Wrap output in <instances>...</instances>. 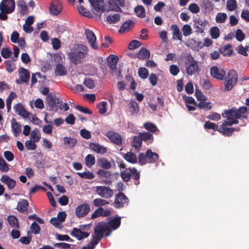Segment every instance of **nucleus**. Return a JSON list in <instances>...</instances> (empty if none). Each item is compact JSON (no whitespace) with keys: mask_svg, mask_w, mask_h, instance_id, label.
Here are the masks:
<instances>
[{"mask_svg":"<svg viewBox=\"0 0 249 249\" xmlns=\"http://www.w3.org/2000/svg\"><path fill=\"white\" fill-rule=\"evenodd\" d=\"M247 111V107L245 106L241 107L239 108L233 107L230 109L225 110L224 112L222 113V117L227 118L226 120L223 121L224 124L227 126H231L233 124H238L239 123L238 119H241V118H247L246 115L244 116L242 115L245 114Z\"/></svg>","mask_w":249,"mask_h":249,"instance_id":"obj_1","label":"nucleus"},{"mask_svg":"<svg viewBox=\"0 0 249 249\" xmlns=\"http://www.w3.org/2000/svg\"><path fill=\"white\" fill-rule=\"evenodd\" d=\"M94 235L91 240L94 244H98L104 237L109 236L111 233V230L105 222H99L94 228Z\"/></svg>","mask_w":249,"mask_h":249,"instance_id":"obj_2","label":"nucleus"},{"mask_svg":"<svg viewBox=\"0 0 249 249\" xmlns=\"http://www.w3.org/2000/svg\"><path fill=\"white\" fill-rule=\"evenodd\" d=\"M140 172L134 167L125 168L120 172V176L124 181L127 182L132 179L136 185L140 183Z\"/></svg>","mask_w":249,"mask_h":249,"instance_id":"obj_3","label":"nucleus"},{"mask_svg":"<svg viewBox=\"0 0 249 249\" xmlns=\"http://www.w3.org/2000/svg\"><path fill=\"white\" fill-rule=\"evenodd\" d=\"M46 100L50 106V109L53 111H57L58 108L62 110L64 108V111L69 109V106L67 103L62 104V101L55 95L49 94L47 96Z\"/></svg>","mask_w":249,"mask_h":249,"instance_id":"obj_4","label":"nucleus"},{"mask_svg":"<svg viewBox=\"0 0 249 249\" xmlns=\"http://www.w3.org/2000/svg\"><path fill=\"white\" fill-rule=\"evenodd\" d=\"M186 73L189 75L195 74L199 71L197 62L191 55H188L185 62Z\"/></svg>","mask_w":249,"mask_h":249,"instance_id":"obj_5","label":"nucleus"},{"mask_svg":"<svg viewBox=\"0 0 249 249\" xmlns=\"http://www.w3.org/2000/svg\"><path fill=\"white\" fill-rule=\"evenodd\" d=\"M228 80L225 81V90H230L237 83L238 75L235 70H230L228 73Z\"/></svg>","mask_w":249,"mask_h":249,"instance_id":"obj_6","label":"nucleus"},{"mask_svg":"<svg viewBox=\"0 0 249 249\" xmlns=\"http://www.w3.org/2000/svg\"><path fill=\"white\" fill-rule=\"evenodd\" d=\"M128 202L129 199L128 197L124 193L119 192L115 195L114 207L117 209L122 208L127 206Z\"/></svg>","mask_w":249,"mask_h":249,"instance_id":"obj_7","label":"nucleus"},{"mask_svg":"<svg viewBox=\"0 0 249 249\" xmlns=\"http://www.w3.org/2000/svg\"><path fill=\"white\" fill-rule=\"evenodd\" d=\"M95 192L99 196L106 199L110 198L113 196V191L110 187L105 186H96Z\"/></svg>","mask_w":249,"mask_h":249,"instance_id":"obj_8","label":"nucleus"},{"mask_svg":"<svg viewBox=\"0 0 249 249\" xmlns=\"http://www.w3.org/2000/svg\"><path fill=\"white\" fill-rule=\"evenodd\" d=\"M85 50H84V52L79 50L76 51L75 50L73 51V49H72L68 55L71 61L75 65L80 63L81 59L85 56Z\"/></svg>","mask_w":249,"mask_h":249,"instance_id":"obj_9","label":"nucleus"},{"mask_svg":"<svg viewBox=\"0 0 249 249\" xmlns=\"http://www.w3.org/2000/svg\"><path fill=\"white\" fill-rule=\"evenodd\" d=\"M15 9L14 0H2L0 3V9L10 14L13 13Z\"/></svg>","mask_w":249,"mask_h":249,"instance_id":"obj_10","label":"nucleus"},{"mask_svg":"<svg viewBox=\"0 0 249 249\" xmlns=\"http://www.w3.org/2000/svg\"><path fill=\"white\" fill-rule=\"evenodd\" d=\"M90 210V208L89 204L83 203L76 208L75 215L78 218L84 217L88 213Z\"/></svg>","mask_w":249,"mask_h":249,"instance_id":"obj_11","label":"nucleus"},{"mask_svg":"<svg viewBox=\"0 0 249 249\" xmlns=\"http://www.w3.org/2000/svg\"><path fill=\"white\" fill-rule=\"evenodd\" d=\"M106 136L110 140L111 142L117 145H120L122 143L121 136L118 133L113 131H108L106 132Z\"/></svg>","mask_w":249,"mask_h":249,"instance_id":"obj_12","label":"nucleus"},{"mask_svg":"<svg viewBox=\"0 0 249 249\" xmlns=\"http://www.w3.org/2000/svg\"><path fill=\"white\" fill-rule=\"evenodd\" d=\"M210 73L214 78L223 80L226 75V72L223 69H219L217 66H213L211 68Z\"/></svg>","mask_w":249,"mask_h":249,"instance_id":"obj_13","label":"nucleus"},{"mask_svg":"<svg viewBox=\"0 0 249 249\" xmlns=\"http://www.w3.org/2000/svg\"><path fill=\"white\" fill-rule=\"evenodd\" d=\"M71 235L77 238L78 240H81L84 238L88 237L89 235V233L82 231L81 229L76 228H73Z\"/></svg>","mask_w":249,"mask_h":249,"instance_id":"obj_14","label":"nucleus"},{"mask_svg":"<svg viewBox=\"0 0 249 249\" xmlns=\"http://www.w3.org/2000/svg\"><path fill=\"white\" fill-rule=\"evenodd\" d=\"M14 108L15 112L19 115L22 116L23 118H28L29 112L25 109L21 104L18 103L16 104L14 107Z\"/></svg>","mask_w":249,"mask_h":249,"instance_id":"obj_15","label":"nucleus"},{"mask_svg":"<svg viewBox=\"0 0 249 249\" xmlns=\"http://www.w3.org/2000/svg\"><path fill=\"white\" fill-rule=\"evenodd\" d=\"M89 147L91 150L102 155L107 152L106 147L97 143H90L89 145Z\"/></svg>","mask_w":249,"mask_h":249,"instance_id":"obj_16","label":"nucleus"},{"mask_svg":"<svg viewBox=\"0 0 249 249\" xmlns=\"http://www.w3.org/2000/svg\"><path fill=\"white\" fill-rule=\"evenodd\" d=\"M85 35L90 47H97L95 45L96 38L93 32L89 29H86Z\"/></svg>","mask_w":249,"mask_h":249,"instance_id":"obj_17","label":"nucleus"},{"mask_svg":"<svg viewBox=\"0 0 249 249\" xmlns=\"http://www.w3.org/2000/svg\"><path fill=\"white\" fill-rule=\"evenodd\" d=\"M93 9L97 12L102 13L104 11V6L103 0H89Z\"/></svg>","mask_w":249,"mask_h":249,"instance_id":"obj_18","label":"nucleus"},{"mask_svg":"<svg viewBox=\"0 0 249 249\" xmlns=\"http://www.w3.org/2000/svg\"><path fill=\"white\" fill-rule=\"evenodd\" d=\"M121 223V217H114L107 223V225L112 231L116 230L119 228Z\"/></svg>","mask_w":249,"mask_h":249,"instance_id":"obj_19","label":"nucleus"},{"mask_svg":"<svg viewBox=\"0 0 249 249\" xmlns=\"http://www.w3.org/2000/svg\"><path fill=\"white\" fill-rule=\"evenodd\" d=\"M208 22L205 20H198L194 21V28L196 29V32L197 33L203 32Z\"/></svg>","mask_w":249,"mask_h":249,"instance_id":"obj_20","label":"nucleus"},{"mask_svg":"<svg viewBox=\"0 0 249 249\" xmlns=\"http://www.w3.org/2000/svg\"><path fill=\"white\" fill-rule=\"evenodd\" d=\"M0 180L3 183L6 184L8 188L10 190L13 189L15 187L16 183V181L10 178L7 175L2 176L0 178Z\"/></svg>","mask_w":249,"mask_h":249,"instance_id":"obj_21","label":"nucleus"},{"mask_svg":"<svg viewBox=\"0 0 249 249\" xmlns=\"http://www.w3.org/2000/svg\"><path fill=\"white\" fill-rule=\"evenodd\" d=\"M226 126L227 125L224 124V122L223 121L222 124L219 126L218 132L227 136H231L232 133L234 131V128H228Z\"/></svg>","mask_w":249,"mask_h":249,"instance_id":"obj_22","label":"nucleus"},{"mask_svg":"<svg viewBox=\"0 0 249 249\" xmlns=\"http://www.w3.org/2000/svg\"><path fill=\"white\" fill-rule=\"evenodd\" d=\"M11 126L14 136H18L21 132V125L17 122L15 118L11 120Z\"/></svg>","mask_w":249,"mask_h":249,"instance_id":"obj_23","label":"nucleus"},{"mask_svg":"<svg viewBox=\"0 0 249 249\" xmlns=\"http://www.w3.org/2000/svg\"><path fill=\"white\" fill-rule=\"evenodd\" d=\"M97 164L98 166L105 170H108L111 167V162L105 158L98 159Z\"/></svg>","mask_w":249,"mask_h":249,"instance_id":"obj_24","label":"nucleus"},{"mask_svg":"<svg viewBox=\"0 0 249 249\" xmlns=\"http://www.w3.org/2000/svg\"><path fill=\"white\" fill-rule=\"evenodd\" d=\"M19 77L23 83H28L30 79V73L27 69L21 68L19 71Z\"/></svg>","mask_w":249,"mask_h":249,"instance_id":"obj_25","label":"nucleus"},{"mask_svg":"<svg viewBox=\"0 0 249 249\" xmlns=\"http://www.w3.org/2000/svg\"><path fill=\"white\" fill-rule=\"evenodd\" d=\"M146 157H147V161L150 163L155 162L159 159L158 154L153 152L150 149L146 150Z\"/></svg>","mask_w":249,"mask_h":249,"instance_id":"obj_26","label":"nucleus"},{"mask_svg":"<svg viewBox=\"0 0 249 249\" xmlns=\"http://www.w3.org/2000/svg\"><path fill=\"white\" fill-rule=\"evenodd\" d=\"M29 203L28 201L25 199H22L18 202L17 210L21 213H27Z\"/></svg>","mask_w":249,"mask_h":249,"instance_id":"obj_27","label":"nucleus"},{"mask_svg":"<svg viewBox=\"0 0 249 249\" xmlns=\"http://www.w3.org/2000/svg\"><path fill=\"white\" fill-rule=\"evenodd\" d=\"M54 73L56 76L65 75L67 73V71L62 64L58 63L56 65Z\"/></svg>","mask_w":249,"mask_h":249,"instance_id":"obj_28","label":"nucleus"},{"mask_svg":"<svg viewBox=\"0 0 249 249\" xmlns=\"http://www.w3.org/2000/svg\"><path fill=\"white\" fill-rule=\"evenodd\" d=\"M134 22L132 20H128L124 22L119 29V32L124 33L129 31L134 26Z\"/></svg>","mask_w":249,"mask_h":249,"instance_id":"obj_29","label":"nucleus"},{"mask_svg":"<svg viewBox=\"0 0 249 249\" xmlns=\"http://www.w3.org/2000/svg\"><path fill=\"white\" fill-rule=\"evenodd\" d=\"M118 61V57L115 55H110L109 57L107 63L108 67L111 70H115L116 68V65Z\"/></svg>","mask_w":249,"mask_h":249,"instance_id":"obj_30","label":"nucleus"},{"mask_svg":"<svg viewBox=\"0 0 249 249\" xmlns=\"http://www.w3.org/2000/svg\"><path fill=\"white\" fill-rule=\"evenodd\" d=\"M171 28L173 30V38L181 40L182 35L178 26L176 24H173L171 26Z\"/></svg>","mask_w":249,"mask_h":249,"instance_id":"obj_31","label":"nucleus"},{"mask_svg":"<svg viewBox=\"0 0 249 249\" xmlns=\"http://www.w3.org/2000/svg\"><path fill=\"white\" fill-rule=\"evenodd\" d=\"M17 6L20 9V13L21 15L28 14V7L26 5L24 0H18L17 2Z\"/></svg>","mask_w":249,"mask_h":249,"instance_id":"obj_32","label":"nucleus"},{"mask_svg":"<svg viewBox=\"0 0 249 249\" xmlns=\"http://www.w3.org/2000/svg\"><path fill=\"white\" fill-rule=\"evenodd\" d=\"M124 158L127 161L131 163H135L137 161L136 155L131 152H127Z\"/></svg>","mask_w":249,"mask_h":249,"instance_id":"obj_33","label":"nucleus"},{"mask_svg":"<svg viewBox=\"0 0 249 249\" xmlns=\"http://www.w3.org/2000/svg\"><path fill=\"white\" fill-rule=\"evenodd\" d=\"M50 13L53 15L56 16L61 11V8L58 4L51 3L49 6Z\"/></svg>","mask_w":249,"mask_h":249,"instance_id":"obj_34","label":"nucleus"},{"mask_svg":"<svg viewBox=\"0 0 249 249\" xmlns=\"http://www.w3.org/2000/svg\"><path fill=\"white\" fill-rule=\"evenodd\" d=\"M137 57L140 59L148 58L150 57V52L145 48H142L137 54Z\"/></svg>","mask_w":249,"mask_h":249,"instance_id":"obj_35","label":"nucleus"},{"mask_svg":"<svg viewBox=\"0 0 249 249\" xmlns=\"http://www.w3.org/2000/svg\"><path fill=\"white\" fill-rule=\"evenodd\" d=\"M77 140L71 137H64V143L69 148H73L77 143Z\"/></svg>","mask_w":249,"mask_h":249,"instance_id":"obj_36","label":"nucleus"},{"mask_svg":"<svg viewBox=\"0 0 249 249\" xmlns=\"http://www.w3.org/2000/svg\"><path fill=\"white\" fill-rule=\"evenodd\" d=\"M142 144V140L139 136H134L132 142V145L137 150H140Z\"/></svg>","mask_w":249,"mask_h":249,"instance_id":"obj_37","label":"nucleus"},{"mask_svg":"<svg viewBox=\"0 0 249 249\" xmlns=\"http://www.w3.org/2000/svg\"><path fill=\"white\" fill-rule=\"evenodd\" d=\"M86 165L89 168L91 167L95 163V158L94 156L91 154H88L85 157Z\"/></svg>","mask_w":249,"mask_h":249,"instance_id":"obj_38","label":"nucleus"},{"mask_svg":"<svg viewBox=\"0 0 249 249\" xmlns=\"http://www.w3.org/2000/svg\"><path fill=\"white\" fill-rule=\"evenodd\" d=\"M204 128L206 130L212 129L214 131H219V126L218 125L209 121L205 122L204 125Z\"/></svg>","mask_w":249,"mask_h":249,"instance_id":"obj_39","label":"nucleus"},{"mask_svg":"<svg viewBox=\"0 0 249 249\" xmlns=\"http://www.w3.org/2000/svg\"><path fill=\"white\" fill-rule=\"evenodd\" d=\"M77 174L82 178L91 179L95 178L94 175L92 172L88 171L82 173L78 172Z\"/></svg>","mask_w":249,"mask_h":249,"instance_id":"obj_40","label":"nucleus"},{"mask_svg":"<svg viewBox=\"0 0 249 249\" xmlns=\"http://www.w3.org/2000/svg\"><path fill=\"white\" fill-rule=\"evenodd\" d=\"M137 16L139 18H144L145 16V9L142 5H138L134 9Z\"/></svg>","mask_w":249,"mask_h":249,"instance_id":"obj_41","label":"nucleus"},{"mask_svg":"<svg viewBox=\"0 0 249 249\" xmlns=\"http://www.w3.org/2000/svg\"><path fill=\"white\" fill-rule=\"evenodd\" d=\"M7 220L10 226L13 227L19 228V224L17 218L14 215H10L8 216Z\"/></svg>","mask_w":249,"mask_h":249,"instance_id":"obj_42","label":"nucleus"},{"mask_svg":"<svg viewBox=\"0 0 249 249\" xmlns=\"http://www.w3.org/2000/svg\"><path fill=\"white\" fill-rule=\"evenodd\" d=\"M129 109L132 115L138 113L139 111V106L135 101L133 100L130 101L129 103Z\"/></svg>","mask_w":249,"mask_h":249,"instance_id":"obj_43","label":"nucleus"},{"mask_svg":"<svg viewBox=\"0 0 249 249\" xmlns=\"http://www.w3.org/2000/svg\"><path fill=\"white\" fill-rule=\"evenodd\" d=\"M227 18V15L225 13H218L215 17V21L218 23H224Z\"/></svg>","mask_w":249,"mask_h":249,"instance_id":"obj_44","label":"nucleus"},{"mask_svg":"<svg viewBox=\"0 0 249 249\" xmlns=\"http://www.w3.org/2000/svg\"><path fill=\"white\" fill-rule=\"evenodd\" d=\"M120 19V15L118 14L114 15H108L107 17V21L110 23H116Z\"/></svg>","mask_w":249,"mask_h":249,"instance_id":"obj_45","label":"nucleus"},{"mask_svg":"<svg viewBox=\"0 0 249 249\" xmlns=\"http://www.w3.org/2000/svg\"><path fill=\"white\" fill-rule=\"evenodd\" d=\"M17 96L16 93L14 92H11L7 99H6V107L7 109V112H9L11 108L12 101Z\"/></svg>","mask_w":249,"mask_h":249,"instance_id":"obj_46","label":"nucleus"},{"mask_svg":"<svg viewBox=\"0 0 249 249\" xmlns=\"http://www.w3.org/2000/svg\"><path fill=\"white\" fill-rule=\"evenodd\" d=\"M143 126L146 130L152 133H154L158 130V128L156 125L150 122L144 123Z\"/></svg>","mask_w":249,"mask_h":249,"instance_id":"obj_47","label":"nucleus"},{"mask_svg":"<svg viewBox=\"0 0 249 249\" xmlns=\"http://www.w3.org/2000/svg\"><path fill=\"white\" fill-rule=\"evenodd\" d=\"M226 6L229 11H233L237 7V2L236 0H228L227 1Z\"/></svg>","mask_w":249,"mask_h":249,"instance_id":"obj_48","label":"nucleus"},{"mask_svg":"<svg viewBox=\"0 0 249 249\" xmlns=\"http://www.w3.org/2000/svg\"><path fill=\"white\" fill-rule=\"evenodd\" d=\"M97 174L100 178H108L111 176V173L107 170L99 169L97 172Z\"/></svg>","mask_w":249,"mask_h":249,"instance_id":"obj_49","label":"nucleus"},{"mask_svg":"<svg viewBox=\"0 0 249 249\" xmlns=\"http://www.w3.org/2000/svg\"><path fill=\"white\" fill-rule=\"evenodd\" d=\"M107 103L105 101L101 102L97 105V107L99 109V113L103 114L107 112Z\"/></svg>","mask_w":249,"mask_h":249,"instance_id":"obj_50","label":"nucleus"},{"mask_svg":"<svg viewBox=\"0 0 249 249\" xmlns=\"http://www.w3.org/2000/svg\"><path fill=\"white\" fill-rule=\"evenodd\" d=\"M219 52L223 54V56H230L233 53V50L231 48H219Z\"/></svg>","mask_w":249,"mask_h":249,"instance_id":"obj_51","label":"nucleus"},{"mask_svg":"<svg viewBox=\"0 0 249 249\" xmlns=\"http://www.w3.org/2000/svg\"><path fill=\"white\" fill-rule=\"evenodd\" d=\"M139 76L142 79H146L149 75L148 71L144 67L139 68L138 71Z\"/></svg>","mask_w":249,"mask_h":249,"instance_id":"obj_52","label":"nucleus"},{"mask_svg":"<svg viewBox=\"0 0 249 249\" xmlns=\"http://www.w3.org/2000/svg\"><path fill=\"white\" fill-rule=\"evenodd\" d=\"M108 202L104 199L102 198H95L93 200V204L96 207H100L101 206H104L108 204Z\"/></svg>","mask_w":249,"mask_h":249,"instance_id":"obj_53","label":"nucleus"},{"mask_svg":"<svg viewBox=\"0 0 249 249\" xmlns=\"http://www.w3.org/2000/svg\"><path fill=\"white\" fill-rule=\"evenodd\" d=\"M196 106L200 109L204 108L207 110L211 109L212 107L211 102H205L204 101L200 102Z\"/></svg>","mask_w":249,"mask_h":249,"instance_id":"obj_54","label":"nucleus"},{"mask_svg":"<svg viewBox=\"0 0 249 249\" xmlns=\"http://www.w3.org/2000/svg\"><path fill=\"white\" fill-rule=\"evenodd\" d=\"M210 34L212 37L216 39L219 36V30L216 26L213 27L210 30Z\"/></svg>","mask_w":249,"mask_h":249,"instance_id":"obj_55","label":"nucleus"},{"mask_svg":"<svg viewBox=\"0 0 249 249\" xmlns=\"http://www.w3.org/2000/svg\"><path fill=\"white\" fill-rule=\"evenodd\" d=\"M30 229L33 233L35 234H39L40 231V228L39 225L36 222H33L31 224Z\"/></svg>","mask_w":249,"mask_h":249,"instance_id":"obj_56","label":"nucleus"},{"mask_svg":"<svg viewBox=\"0 0 249 249\" xmlns=\"http://www.w3.org/2000/svg\"><path fill=\"white\" fill-rule=\"evenodd\" d=\"M139 136H140L142 141L145 142L147 140H151L153 138V135L149 132H142L140 133Z\"/></svg>","mask_w":249,"mask_h":249,"instance_id":"obj_57","label":"nucleus"},{"mask_svg":"<svg viewBox=\"0 0 249 249\" xmlns=\"http://www.w3.org/2000/svg\"><path fill=\"white\" fill-rule=\"evenodd\" d=\"M9 168L8 164L4 160V159L0 157V170L3 172H7Z\"/></svg>","mask_w":249,"mask_h":249,"instance_id":"obj_58","label":"nucleus"},{"mask_svg":"<svg viewBox=\"0 0 249 249\" xmlns=\"http://www.w3.org/2000/svg\"><path fill=\"white\" fill-rule=\"evenodd\" d=\"M221 118V115L217 112H212L207 116L209 120L215 121L220 120Z\"/></svg>","mask_w":249,"mask_h":249,"instance_id":"obj_59","label":"nucleus"},{"mask_svg":"<svg viewBox=\"0 0 249 249\" xmlns=\"http://www.w3.org/2000/svg\"><path fill=\"white\" fill-rule=\"evenodd\" d=\"M36 142H33L32 140H28L25 142V145L26 148L28 150H34L36 148V145L35 144Z\"/></svg>","mask_w":249,"mask_h":249,"instance_id":"obj_60","label":"nucleus"},{"mask_svg":"<svg viewBox=\"0 0 249 249\" xmlns=\"http://www.w3.org/2000/svg\"><path fill=\"white\" fill-rule=\"evenodd\" d=\"M12 51L8 49V48H2L1 50V54L4 58H9L12 54Z\"/></svg>","mask_w":249,"mask_h":249,"instance_id":"obj_61","label":"nucleus"},{"mask_svg":"<svg viewBox=\"0 0 249 249\" xmlns=\"http://www.w3.org/2000/svg\"><path fill=\"white\" fill-rule=\"evenodd\" d=\"M84 84L87 88L92 89L95 87L94 82L89 78H87L85 79Z\"/></svg>","mask_w":249,"mask_h":249,"instance_id":"obj_62","label":"nucleus"},{"mask_svg":"<svg viewBox=\"0 0 249 249\" xmlns=\"http://www.w3.org/2000/svg\"><path fill=\"white\" fill-rule=\"evenodd\" d=\"M138 160L139 163L141 165L145 164L148 162L147 157H146V154L144 155L142 153H140L138 156Z\"/></svg>","mask_w":249,"mask_h":249,"instance_id":"obj_63","label":"nucleus"},{"mask_svg":"<svg viewBox=\"0 0 249 249\" xmlns=\"http://www.w3.org/2000/svg\"><path fill=\"white\" fill-rule=\"evenodd\" d=\"M188 9L192 13L194 14H197L200 11L198 6L195 3L190 4L189 5Z\"/></svg>","mask_w":249,"mask_h":249,"instance_id":"obj_64","label":"nucleus"}]
</instances>
